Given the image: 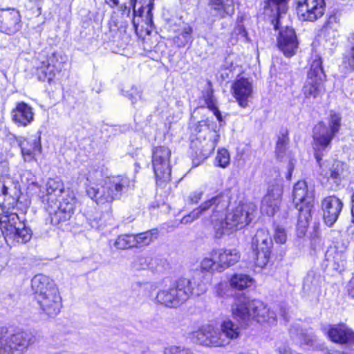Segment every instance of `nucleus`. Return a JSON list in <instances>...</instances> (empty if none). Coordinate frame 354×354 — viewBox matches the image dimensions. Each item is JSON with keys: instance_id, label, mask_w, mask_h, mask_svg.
Listing matches in <instances>:
<instances>
[{"instance_id": "1", "label": "nucleus", "mask_w": 354, "mask_h": 354, "mask_svg": "<svg viewBox=\"0 0 354 354\" xmlns=\"http://www.w3.org/2000/svg\"><path fill=\"white\" fill-rule=\"evenodd\" d=\"M342 118L339 114L330 113L328 124L321 122L313 129V146L315 150V157L319 165V175L321 180L326 183L331 182L335 186L340 184L344 173V164L340 162H334L331 167L327 162H322V152L330 145L335 135L341 127Z\"/></svg>"}, {"instance_id": "2", "label": "nucleus", "mask_w": 354, "mask_h": 354, "mask_svg": "<svg viewBox=\"0 0 354 354\" xmlns=\"http://www.w3.org/2000/svg\"><path fill=\"white\" fill-rule=\"evenodd\" d=\"M41 198L54 225L68 221L77 203L73 191L65 189L63 181L58 178L48 179Z\"/></svg>"}, {"instance_id": "3", "label": "nucleus", "mask_w": 354, "mask_h": 354, "mask_svg": "<svg viewBox=\"0 0 354 354\" xmlns=\"http://www.w3.org/2000/svg\"><path fill=\"white\" fill-rule=\"evenodd\" d=\"M218 197L226 198L227 203L225 207L218 212L216 216L214 212H211L209 215L215 237L217 239L221 238L225 234H232L248 225L252 220V214L256 210V206L252 203H243L225 214V211L230 203V198L224 192H220L212 198Z\"/></svg>"}, {"instance_id": "4", "label": "nucleus", "mask_w": 354, "mask_h": 354, "mask_svg": "<svg viewBox=\"0 0 354 354\" xmlns=\"http://www.w3.org/2000/svg\"><path fill=\"white\" fill-rule=\"evenodd\" d=\"M31 287L40 310L49 317L58 315L62 306V297L54 281L39 274L31 280Z\"/></svg>"}, {"instance_id": "5", "label": "nucleus", "mask_w": 354, "mask_h": 354, "mask_svg": "<svg viewBox=\"0 0 354 354\" xmlns=\"http://www.w3.org/2000/svg\"><path fill=\"white\" fill-rule=\"evenodd\" d=\"M196 282L186 278L179 279L171 286L160 289L153 301L168 308H176L185 302L192 295H200L205 291V284L195 288Z\"/></svg>"}, {"instance_id": "6", "label": "nucleus", "mask_w": 354, "mask_h": 354, "mask_svg": "<svg viewBox=\"0 0 354 354\" xmlns=\"http://www.w3.org/2000/svg\"><path fill=\"white\" fill-rule=\"evenodd\" d=\"M234 316L244 326H249L254 323L275 325L277 323L276 315L270 311L268 306L259 300H244L236 304L232 307Z\"/></svg>"}, {"instance_id": "7", "label": "nucleus", "mask_w": 354, "mask_h": 354, "mask_svg": "<svg viewBox=\"0 0 354 354\" xmlns=\"http://www.w3.org/2000/svg\"><path fill=\"white\" fill-rule=\"evenodd\" d=\"M131 186L133 183L128 177L117 176L108 178L102 185H88L86 193L97 204L105 205L119 199Z\"/></svg>"}, {"instance_id": "8", "label": "nucleus", "mask_w": 354, "mask_h": 354, "mask_svg": "<svg viewBox=\"0 0 354 354\" xmlns=\"http://www.w3.org/2000/svg\"><path fill=\"white\" fill-rule=\"evenodd\" d=\"M0 228L6 243L16 245L28 243L32 238V232L24 218L15 212L3 211L0 214Z\"/></svg>"}, {"instance_id": "9", "label": "nucleus", "mask_w": 354, "mask_h": 354, "mask_svg": "<svg viewBox=\"0 0 354 354\" xmlns=\"http://www.w3.org/2000/svg\"><path fill=\"white\" fill-rule=\"evenodd\" d=\"M209 119L198 122L196 131L198 132L195 140L191 142V148L198 158L194 159L193 163L198 165L214 151L219 139V134L210 124Z\"/></svg>"}, {"instance_id": "10", "label": "nucleus", "mask_w": 354, "mask_h": 354, "mask_svg": "<svg viewBox=\"0 0 354 354\" xmlns=\"http://www.w3.org/2000/svg\"><path fill=\"white\" fill-rule=\"evenodd\" d=\"M293 203L299 211L297 230L299 236L304 235L311 218L313 207L314 191L309 189L305 180L298 181L292 191Z\"/></svg>"}, {"instance_id": "11", "label": "nucleus", "mask_w": 354, "mask_h": 354, "mask_svg": "<svg viewBox=\"0 0 354 354\" xmlns=\"http://www.w3.org/2000/svg\"><path fill=\"white\" fill-rule=\"evenodd\" d=\"M35 340L33 333H0V354H21Z\"/></svg>"}, {"instance_id": "12", "label": "nucleus", "mask_w": 354, "mask_h": 354, "mask_svg": "<svg viewBox=\"0 0 354 354\" xmlns=\"http://www.w3.org/2000/svg\"><path fill=\"white\" fill-rule=\"evenodd\" d=\"M171 154L170 149L164 146L156 147L153 150L152 165L156 183L160 186L171 179Z\"/></svg>"}, {"instance_id": "13", "label": "nucleus", "mask_w": 354, "mask_h": 354, "mask_svg": "<svg viewBox=\"0 0 354 354\" xmlns=\"http://www.w3.org/2000/svg\"><path fill=\"white\" fill-rule=\"evenodd\" d=\"M272 240L268 230L259 229L252 240V248L255 256V264L260 268L265 267L269 261Z\"/></svg>"}, {"instance_id": "14", "label": "nucleus", "mask_w": 354, "mask_h": 354, "mask_svg": "<svg viewBox=\"0 0 354 354\" xmlns=\"http://www.w3.org/2000/svg\"><path fill=\"white\" fill-rule=\"evenodd\" d=\"M21 195L18 180L6 175L0 178V207L2 209L14 207Z\"/></svg>"}, {"instance_id": "15", "label": "nucleus", "mask_w": 354, "mask_h": 354, "mask_svg": "<svg viewBox=\"0 0 354 354\" xmlns=\"http://www.w3.org/2000/svg\"><path fill=\"white\" fill-rule=\"evenodd\" d=\"M227 199L226 198H212L206 200L202 203L198 207L193 209L189 214L185 215L180 220L183 224H187L198 219L201 216H206L211 214V212H214V216L220 211L223 210L227 205Z\"/></svg>"}, {"instance_id": "16", "label": "nucleus", "mask_w": 354, "mask_h": 354, "mask_svg": "<svg viewBox=\"0 0 354 354\" xmlns=\"http://www.w3.org/2000/svg\"><path fill=\"white\" fill-rule=\"evenodd\" d=\"M297 15L304 21H315L324 14V0H296Z\"/></svg>"}, {"instance_id": "17", "label": "nucleus", "mask_w": 354, "mask_h": 354, "mask_svg": "<svg viewBox=\"0 0 354 354\" xmlns=\"http://www.w3.org/2000/svg\"><path fill=\"white\" fill-rule=\"evenodd\" d=\"M195 335V333H192ZM239 333H196L192 339L196 344L207 347L225 346L236 339Z\"/></svg>"}, {"instance_id": "18", "label": "nucleus", "mask_w": 354, "mask_h": 354, "mask_svg": "<svg viewBox=\"0 0 354 354\" xmlns=\"http://www.w3.org/2000/svg\"><path fill=\"white\" fill-rule=\"evenodd\" d=\"M21 16L14 8L0 9V31L7 35H12L21 28Z\"/></svg>"}, {"instance_id": "19", "label": "nucleus", "mask_w": 354, "mask_h": 354, "mask_svg": "<svg viewBox=\"0 0 354 354\" xmlns=\"http://www.w3.org/2000/svg\"><path fill=\"white\" fill-rule=\"evenodd\" d=\"M277 46L287 57L296 53L298 41L293 28L286 27L280 30L277 37Z\"/></svg>"}, {"instance_id": "20", "label": "nucleus", "mask_w": 354, "mask_h": 354, "mask_svg": "<svg viewBox=\"0 0 354 354\" xmlns=\"http://www.w3.org/2000/svg\"><path fill=\"white\" fill-rule=\"evenodd\" d=\"M21 156L25 162L35 160V156L41 153V144L39 135H33L17 140Z\"/></svg>"}, {"instance_id": "21", "label": "nucleus", "mask_w": 354, "mask_h": 354, "mask_svg": "<svg viewBox=\"0 0 354 354\" xmlns=\"http://www.w3.org/2000/svg\"><path fill=\"white\" fill-rule=\"evenodd\" d=\"M342 207L343 203L341 200L334 196L326 197L322 201L323 218L326 225L329 227L333 225L338 219Z\"/></svg>"}, {"instance_id": "22", "label": "nucleus", "mask_w": 354, "mask_h": 354, "mask_svg": "<svg viewBox=\"0 0 354 354\" xmlns=\"http://www.w3.org/2000/svg\"><path fill=\"white\" fill-rule=\"evenodd\" d=\"M231 91L239 104L242 107H246L252 95V84L247 78L239 77L232 83Z\"/></svg>"}, {"instance_id": "23", "label": "nucleus", "mask_w": 354, "mask_h": 354, "mask_svg": "<svg viewBox=\"0 0 354 354\" xmlns=\"http://www.w3.org/2000/svg\"><path fill=\"white\" fill-rule=\"evenodd\" d=\"M12 121L19 127H26L34 120L33 108L24 102H17L11 111Z\"/></svg>"}, {"instance_id": "24", "label": "nucleus", "mask_w": 354, "mask_h": 354, "mask_svg": "<svg viewBox=\"0 0 354 354\" xmlns=\"http://www.w3.org/2000/svg\"><path fill=\"white\" fill-rule=\"evenodd\" d=\"M212 255L217 259V267L221 272L236 264L241 258V254L236 248L214 249Z\"/></svg>"}, {"instance_id": "25", "label": "nucleus", "mask_w": 354, "mask_h": 354, "mask_svg": "<svg viewBox=\"0 0 354 354\" xmlns=\"http://www.w3.org/2000/svg\"><path fill=\"white\" fill-rule=\"evenodd\" d=\"M282 189L279 185L272 186L268 189L261 203V211L268 216H273L279 209Z\"/></svg>"}, {"instance_id": "26", "label": "nucleus", "mask_w": 354, "mask_h": 354, "mask_svg": "<svg viewBox=\"0 0 354 354\" xmlns=\"http://www.w3.org/2000/svg\"><path fill=\"white\" fill-rule=\"evenodd\" d=\"M207 5L213 15L219 19L232 16L234 13V0H208Z\"/></svg>"}, {"instance_id": "27", "label": "nucleus", "mask_w": 354, "mask_h": 354, "mask_svg": "<svg viewBox=\"0 0 354 354\" xmlns=\"http://www.w3.org/2000/svg\"><path fill=\"white\" fill-rule=\"evenodd\" d=\"M236 332L237 328L229 319L223 320L221 322L217 320H210L199 327L198 332Z\"/></svg>"}, {"instance_id": "28", "label": "nucleus", "mask_w": 354, "mask_h": 354, "mask_svg": "<svg viewBox=\"0 0 354 354\" xmlns=\"http://www.w3.org/2000/svg\"><path fill=\"white\" fill-rule=\"evenodd\" d=\"M324 81L307 78L302 89L306 98L315 99L324 91Z\"/></svg>"}, {"instance_id": "29", "label": "nucleus", "mask_w": 354, "mask_h": 354, "mask_svg": "<svg viewBox=\"0 0 354 354\" xmlns=\"http://www.w3.org/2000/svg\"><path fill=\"white\" fill-rule=\"evenodd\" d=\"M266 8H270L277 12V18L276 21H272L274 29H279L280 19L283 14L288 10V0H266Z\"/></svg>"}, {"instance_id": "30", "label": "nucleus", "mask_w": 354, "mask_h": 354, "mask_svg": "<svg viewBox=\"0 0 354 354\" xmlns=\"http://www.w3.org/2000/svg\"><path fill=\"white\" fill-rule=\"evenodd\" d=\"M52 66V65H50V64L44 60L40 63V65L37 68V75L40 81L50 82L54 80L57 73L59 71Z\"/></svg>"}, {"instance_id": "31", "label": "nucleus", "mask_w": 354, "mask_h": 354, "mask_svg": "<svg viewBox=\"0 0 354 354\" xmlns=\"http://www.w3.org/2000/svg\"><path fill=\"white\" fill-rule=\"evenodd\" d=\"M307 78L324 82L325 80L326 75L322 68V61L321 57L317 55L315 56L310 65Z\"/></svg>"}, {"instance_id": "32", "label": "nucleus", "mask_w": 354, "mask_h": 354, "mask_svg": "<svg viewBox=\"0 0 354 354\" xmlns=\"http://www.w3.org/2000/svg\"><path fill=\"white\" fill-rule=\"evenodd\" d=\"M253 281V279L248 274H234L232 276L230 283L232 288L242 290L250 287Z\"/></svg>"}, {"instance_id": "33", "label": "nucleus", "mask_w": 354, "mask_h": 354, "mask_svg": "<svg viewBox=\"0 0 354 354\" xmlns=\"http://www.w3.org/2000/svg\"><path fill=\"white\" fill-rule=\"evenodd\" d=\"M158 231L156 229L134 234L135 247H142L149 245L157 238Z\"/></svg>"}, {"instance_id": "34", "label": "nucleus", "mask_w": 354, "mask_h": 354, "mask_svg": "<svg viewBox=\"0 0 354 354\" xmlns=\"http://www.w3.org/2000/svg\"><path fill=\"white\" fill-rule=\"evenodd\" d=\"M192 28L189 26L183 28L180 32L174 39V44L178 47H184L192 41Z\"/></svg>"}, {"instance_id": "35", "label": "nucleus", "mask_w": 354, "mask_h": 354, "mask_svg": "<svg viewBox=\"0 0 354 354\" xmlns=\"http://www.w3.org/2000/svg\"><path fill=\"white\" fill-rule=\"evenodd\" d=\"M113 245L118 250H127L135 247L134 234H121L115 239Z\"/></svg>"}, {"instance_id": "36", "label": "nucleus", "mask_w": 354, "mask_h": 354, "mask_svg": "<svg viewBox=\"0 0 354 354\" xmlns=\"http://www.w3.org/2000/svg\"><path fill=\"white\" fill-rule=\"evenodd\" d=\"M328 338L339 344H354V333H326Z\"/></svg>"}, {"instance_id": "37", "label": "nucleus", "mask_w": 354, "mask_h": 354, "mask_svg": "<svg viewBox=\"0 0 354 354\" xmlns=\"http://www.w3.org/2000/svg\"><path fill=\"white\" fill-rule=\"evenodd\" d=\"M217 265V259L213 257L212 250L207 257H205L202 259L201 262V269L203 271H207L211 273L215 272H221Z\"/></svg>"}, {"instance_id": "38", "label": "nucleus", "mask_w": 354, "mask_h": 354, "mask_svg": "<svg viewBox=\"0 0 354 354\" xmlns=\"http://www.w3.org/2000/svg\"><path fill=\"white\" fill-rule=\"evenodd\" d=\"M205 104L216 117L219 122H222V115L216 106V100L213 95L212 91L208 90L204 95Z\"/></svg>"}, {"instance_id": "39", "label": "nucleus", "mask_w": 354, "mask_h": 354, "mask_svg": "<svg viewBox=\"0 0 354 354\" xmlns=\"http://www.w3.org/2000/svg\"><path fill=\"white\" fill-rule=\"evenodd\" d=\"M340 27V24L338 18L335 15H331L328 19L326 25L324 27V32L330 34L332 31V37L333 40L337 36V32Z\"/></svg>"}, {"instance_id": "40", "label": "nucleus", "mask_w": 354, "mask_h": 354, "mask_svg": "<svg viewBox=\"0 0 354 354\" xmlns=\"http://www.w3.org/2000/svg\"><path fill=\"white\" fill-rule=\"evenodd\" d=\"M65 59V57L61 53L55 52L49 55L45 61L50 64V65H52V67H54L60 71Z\"/></svg>"}, {"instance_id": "41", "label": "nucleus", "mask_w": 354, "mask_h": 354, "mask_svg": "<svg viewBox=\"0 0 354 354\" xmlns=\"http://www.w3.org/2000/svg\"><path fill=\"white\" fill-rule=\"evenodd\" d=\"M21 181L27 185V189L30 192L34 191L35 189H37L39 187L35 176L29 171L24 173L21 176Z\"/></svg>"}, {"instance_id": "42", "label": "nucleus", "mask_w": 354, "mask_h": 354, "mask_svg": "<svg viewBox=\"0 0 354 354\" xmlns=\"http://www.w3.org/2000/svg\"><path fill=\"white\" fill-rule=\"evenodd\" d=\"M230 158L227 150L222 149L218 151L216 156V164L217 166L225 168L230 163Z\"/></svg>"}, {"instance_id": "43", "label": "nucleus", "mask_w": 354, "mask_h": 354, "mask_svg": "<svg viewBox=\"0 0 354 354\" xmlns=\"http://www.w3.org/2000/svg\"><path fill=\"white\" fill-rule=\"evenodd\" d=\"M206 187H201L189 193L186 198L189 204H197L203 197L206 191Z\"/></svg>"}, {"instance_id": "44", "label": "nucleus", "mask_w": 354, "mask_h": 354, "mask_svg": "<svg viewBox=\"0 0 354 354\" xmlns=\"http://www.w3.org/2000/svg\"><path fill=\"white\" fill-rule=\"evenodd\" d=\"M288 144V138L286 136L283 135L279 137L276 146V154L278 158H283Z\"/></svg>"}, {"instance_id": "45", "label": "nucleus", "mask_w": 354, "mask_h": 354, "mask_svg": "<svg viewBox=\"0 0 354 354\" xmlns=\"http://www.w3.org/2000/svg\"><path fill=\"white\" fill-rule=\"evenodd\" d=\"M164 354H194L190 349L183 346H170L165 348Z\"/></svg>"}, {"instance_id": "46", "label": "nucleus", "mask_w": 354, "mask_h": 354, "mask_svg": "<svg viewBox=\"0 0 354 354\" xmlns=\"http://www.w3.org/2000/svg\"><path fill=\"white\" fill-rule=\"evenodd\" d=\"M274 239L277 243H284L287 239V234L285 229L281 226L275 228Z\"/></svg>"}, {"instance_id": "47", "label": "nucleus", "mask_w": 354, "mask_h": 354, "mask_svg": "<svg viewBox=\"0 0 354 354\" xmlns=\"http://www.w3.org/2000/svg\"><path fill=\"white\" fill-rule=\"evenodd\" d=\"M327 330H328L327 332H335V333H337V332H353L344 324L330 325L329 328Z\"/></svg>"}, {"instance_id": "48", "label": "nucleus", "mask_w": 354, "mask_h": 354, "mask_svg": "<svg viewBox=\"0 0 354 354\" xmlns=\"http://www.w3.org/2000/svg\"><path fill=\"white\" fill-rule=\"evenodd\" d=\"M351 39L353 40V45L346 56V62L348 66L354 69V32L352 34Z\"/></svg>"}, {"instance_id": "49", "label": "nucleus", "mask_w": 354, "mask_h": 354, "mask_svg": "<svg viewBox=\"0 0 354 354\" xmlns=\"http://www.w3.org/2000/svg\"><path fill=\"white\" fill-rule=\"evenodd\" d=\"M132 104L136 103L141 99V93L136 88H132L131 93L129 95Z\"/></svg>"}, {"instance_id": "50", "label": "nucleus", "mask_w": 354, "mask_h": 354, "mask_svg": "<svg viewBox=\"0 0 354 354\" xmlns=\"http://www.w3.org/2000/svg\"><path fill=\"white\" fill-rule=\"evenodd\" d=\"M348 295L354 298V276L352 277V279L348 282Z\"/></svg>"}, {"instance_id": "51", "label": "nucleus", "mask_w": 354, "mask_h": 354, "mask_svg": "<svg viewBox=\"0 0 354 354\" xmlns=\"http://www.w3.org/2000/svg\"><path fill=\"white\" fill-rule=\"evenodd\" d=\"M293 169H294V162L292 160H290L289 161V163L288 165V172H287V174L286 176L288 180L291 179L292 173L293 171Z\"/></svg>"}, {"instance_id": "52", "label": "nucleus", "mask_w": 354, "mask_h": 354, "mask_svg": "<svg viewBox=\"0 0 354 354\" xmlns=\"http://www.w3.org/2000/svg\"><path fill=\"white\" fill-rule=\"evenodd\" d=\"M138 260L140 263V268L145 269L147 267H148V259L144 257H140L138 258Z\"/></svg>"}, {"instance_id": "53", "label": "nucleus", "mask_w": 354, "mask_h": 354, "mask_svg": "<svg viewBox=\"0 0 354 354\" xmlns=\"http://www.w3.org/2000/svg\"><path fill=\"white\" fill-rule=\"evenodd\" d=\"M301 335L300 338L303 339L305 341V344L307 346H313L312 340L309 339L306 333H299Z\"/></svg>"}, {"instance_id": "54", "label": "nucleus", "mask_w": 354, "mask_h": 354, "mask_svg": "<svg viewBox=\"0 0 354 354\" xmlns=\"http://www.w3.org/2000/svg\"><path fill=\"white\" fill-rule=\"evenodd\" d=\"M105 2L112 8L118 6L120 3L119 0H105Z\"/></svg>"}, {"instance_id": "55", "label": "nucleus", "mask_w": 354, "mask_h": 354, "mask_svg": "<svg viewBox=\"0 0 354 354\" xmlns=\"http://www.w3.org/2000/svg\"><path fill=\"white\" fill-rule=\"evenodd\" d=\"M308 286H308V280L306 279V280L304 281V289L305 290H307V291L310 290H309V288H308Z\"/></svg>"}, {"instance_id": "56", "label": "nucleus", "mask_w": 354, "mask_h": 354, "mask_svg": "<svg viewBox=\"0 0 354 354\" xmlns=\"http://www.w3.org/2000/svg\"><path fill=\"white\" fill-rule=\"evenodd\" d=\"M137 3L133 2V0H131V5L133 6V13L135 14L136 12V6Z\"/></svg>"}, {"instance_id": "57", "label": "nucleus", "mask_w": 354, "mask_h": 354, "mask_svg": "<svg viewBox=\"0 0 354 354\" xmlns=\"http://www.w3.org/2000/svg\"><path fill=\"white\" fill-rule=\"evenodd\" d=\"M338 354H354V350L350 351L349 353H338Z\"/></svg>"}, {"instance_id": "58", "label": "nucleus", "mask_w": 354, "mask_h": 354, "mask_svg": "<svg viewBox=\"0 0 354 354\" xmlns=\"http://www.w3.org/2000/svg\"><path fill=\"white\" fill-rule=\"evenodd\" d=\"M133 26H135V28H137V25H136L134 19H133Z\"/></svg>"}, {"instance_id": "59", "label": "nucleus", "mask_w": 354, "mask_h": 354, "mask_svg": "<svg viewBox=\"0 0 354 354\" xmlns=\"http://www.w3.org/2000/svg\"><path fill=\"white\" fill-rule=\"evenodd\" d=\"M86 180L91 183L93 179L92 178L90 179L88 177H87Z\"/></svg>"}, {"instance_id": "60", "label": "nucleus", "mask_w": 354, "mask_h": 354, "mask_svg": "<svg viewBox=\"0 0 354 354\" xmlns=\"http://www.w3.org/2000/svg\"><path fill=\"white\" fill-rule=\"evenodd\" d=\"M317 287H316V286H315V287H314V291H316V290H317Z\"/></svg>"}]
</instances>
